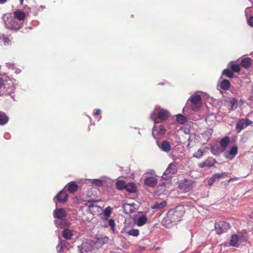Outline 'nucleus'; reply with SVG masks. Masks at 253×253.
<instances>
[{
  "instance_id": "obj_1",
  "label": "nucleus",
  "mask_w": 253,
  "mask_h": 253,
  "mask_svg": "<svg viewBox=\"0 0 253 253\" xmlns=\"http://www.w3.org/2000/svg\"><path fill=\"white\" fill-rule=\"evenodd\" d=\"M184 213V207L181 205L170 209L163 219L162 224L167 228H170L176 225L181 220Z\"/></svg>"
},
{
  "instance_id": "obj_2",
  "label": "nucleus",
  "mask_w": 253,
  "mask_h": 253,
  "mask_svg": "<svg viewBox=\"0 0 253 253\" xmlns=\"http://www.w3.org/2000/svg\"><path fill=\"white\" fill-rule=\"evenodd\" d=\"M5 27L13 32H17L23 26V22L19 21L13 17L10 13L4 14L2 17Z\"/></svg>"
},
{
  "instance_id": "obj_3",
  "label": "nucleus",
  "mask_w": 253,
  "mask_h": 253,
  "mask_svg": "<svg viewBox=\"0 0 253 253\" xmlns=\"http://www.w3.org/2000/svg\"><path fill=\"white\" fill-rule=\"evenodd\" d=\"M53 215L55 220L54 222L55 226L59 228H63L68 225L69 221L65 219L67 216V212L63 208H56L53 212Z\"/></svg>"
},
{
  "instance_id": "obj_4",
  "label": "nucleus",
  "mask_w": 253,
  "mask_h": 253,
  "mask_svg": "<svg viewBox=\"0 0 253 253\" xmlns=\"http://www.w3.org/2000/svg\"><path fill=\"white\" fill-rule=\"evenodd\" d=\"M155 117L156 115L155 113L151 114L150 118L153 120L154 123V126L152 128V134L153 137L157 140L164 136L166 133L167 129L164 126L160 124L159 121H157Z\"/></svg>"
},
{
  "instance_id": "obj_5",
  "label": "nucleus",
  "mask_w": 253,
  "mask_h": 253,
  "mask_svg": "<svg viewBox=\"0 0 253 253\" xmlns=\"http://www.w3.org/2000/svg\"><path fill=\"white\" fill-rule=\"evenodd\" d=\"M201 96L197 93H195L188 98L186 105H188L189 102H191L192 103L191 105V109L194 111H197L200 108L198 105L201 103Z\"/></svg>"
},
{
  "instance_id": "obj_6",
  "label": "nucleus",
  "mask_w": 253,
  "mask_h": 253,
  "mask_svg": "<svg viewBox=\"0 0 253 253\" xmlns=\"http://www.w3.org/2000/svg\"><path fill=\"white\" fill-rule=\"evenodd\" d=\"M177 169L176 165L172 162L169 164L168 167L163 173L162 178L164 179H169L171 178L173 175L177 172Z\"/></svg>"
},
{
  "instance_id": "obj_7",
  "label": "nucleus",
  "mask_w": 253,
  "mask_h": 253,
  "mask_svg": "<svg viewBox=\"0 0 253 253\" xmlns=\"http://www.w3.org/2000/svg\"><path fill=\"white\" fill-rule=\"evenodd\" d=\"M230 227V224L224 221H218L214 224V229L217 234H221L227 232Z\"/></svg>"
},
{
  "instance_id": "obj_8",
  "label": "nucleus",
  "mask_w": 253,
  "mask_h": 253,
  "mask_svg": "<svg viewBox=\"0 0 253 253\" xmlns=\"http://www.w3.org/2000/svg\"><path fill=\"white\" fill-rule=\"evenodd\" d=\"M68 198L69 195L67 193V191L63 188L54 197L53 201L57 205V202L62 204L67 202L68 200Z\"/></svg>"
},
{
  "instance_id": "obj_9",
  "label": "nucleus",
  "mask_w": 253,
  "mask_h": 253,
  "mask_svg": "<svg viewBox=\"0 0 253 253\" xmlns=\"http://www.w3.org/2000/svg\"><path fill=\"white\" fill-rule=\"evenodd\" d=\"M156 109H157L156 108ZM159 109V111L158 112H157L156 111H154L151 114L155 113V115H156V119H157V121H159V120L161 121H165L166 120L169 116V112L167 110L163 109L161 108H158Z\"/></svg>"
},
{
  "instance_id": "obj_10",
  "label": "nucleus",
  "mask_w": 253,
  "mask_h": 253,
  "mask_svg": "<svg viewBox=\"0 0 253 253\" xmlns=\"http://www.w3.org/2000/svg\"><path fill=\"white\" fill-rule=\"evenodd\" d=\"M15 88V85L12 81H10L9 82L6 81L3 90H1L0 92V95L4 94L10 95L12 93H14Z\"/></svg>"
},
{
  "instance_id": "obj_11",
  "label": "nucleus",
  "mask_w": 253,
  "mask_h": 253,
  "mask_svg": "<svg viewBox=\"0 0 253 253\" xmlns=\"http://www.w3.org/2000/svg\"><path fill=\"white\" fill-rule=\"evenodd\" d=\"M70 248L71 245L68 241L59 238V244L56 247V250L58 253H63L65 250H69Z\"/></svg>"
},
{
  "instance_id": "obj_12",
  "label": "nucleus",
  "mask_w": 253,
  "mask_h": 253,
  "mask_svg": "<svg viewBox=\"0 0 253 253\" xmlns=\"http://www.w3.org/2000/svg\"><path fill=\"white\" fill-rule=\"evenodd\" d=\"M179 187L185 192H189L192 188L191 181L185 179L183 181L179 183Z\"/></svg>"
},
{
  "instance_id": "obj_13",
  "label": "nucleus",
  "mask_w": 253,
  "mask_h": 253,
  "mask_svg": "<svg viewBox=\"0 0 253 253\" xmlns=\"http://www.w3.org/2000/svg\"><path fill=\"white\" fill-rule=\"evenodd\" d=\"M216 161L214 159L209 158L204 162H202L198 164V167L200 168H204L205 167H212L214 166Z\"/></svg>"
},
{
  "instance_id": "obj_14",
  "label": "nucleus",
  "mask_w": 253,
  "mask_h": 253,
  "mask_svg": "<svg viewBox=\"0 0 253 253\" xmlns=\"http://www.w3.org/2000/svg\"><path fill=\"white\" fill-rule=\"evenodd\" d=\"M157 144L158 147L164 152H169L171 149V145L168 141L164 140L162 142L161 144H160L157 141Z\"/></svg>"
},
{
  "instance_id": "obj_15",
  "label": "nucleus",
  "mask_w": 253,
  "mask_h": 253,
  "mask_svg": "<svg viewBox=\"0 0 253 253\" xmlns=\"http://www.w3.org/2000/svg\"><path fill=\"white\" fill-rule=\"evenodd\" d=\"M79 186L75 181H71L64 187V189H67L68 191L71 193H75L78 189Z\"/></svg>"
},
{
  "instance_id": "obj_16",
  "label": "nucleus",
  "mask_w": 253,
  "mask_h": 253,
  "mask_svg": "<svg viewBox=\"0 0 253 253\" xmlns=\"http://www.w3.org/2000/svg\"><path fill=\"white\" fill-rule=\"evenodd\" d=\"M144 183L147 186L154 187L157 183V179L153 176L147 177L144 180Z\"/></svg>"
},
{
  "instance_id": "obj_17",
  "label": "nucleus",
  "mask_w": 253,
  "mask_h": 253,
  "mask_svg": "<svg viewBox=\"0 0 253 253\" xmlns=\"http://www.w3.org/2000/svg\"><path fill=\"white\" fill-rule=\"evenodd\" d=\"M239 240V236L236 234H232L229 241V246L239 247V244L238 243Z\"/></svg>"
},
{
  "instance_id": "obj_18",
  "label": "nucleus",
  "mask_w": 253,
  "mask_h": 253,
  "mask_svg": "<svg viewBox=\"0 0 253 253\" xmlns=\"http://www.w3.org/2000/svg\"><path fill=\"white\" fill-rule=\"evenodd\" d=\"M147 221V218L144 214L139 216L135 219V222L138 226H142L144 225Z\"/></svg>"
},
{
  "instance_id": "obj_19",
  "label": "nucleus",
  "mask_w": 253,
  "mask_h": 253,
  "mask_svg": "<svg viewBox=\"0 0 253 253\" xmlns=\"http://www.w3.org/2000/svg\"><path fill=\"white\" fill-rule=\"evenodd\" d=\"M79 253H84L90 251L89 245L86 243H83L78 247Z\"/></svg>"
},
{
  "instance_id": "obj_20",
  "label": "nucleus",
  "mask_w": 253,
  "mask_h": 253,
  "mask_svg": "<svg viewBox=\"0 0 253 253\" xmlns=\"http://www.w3.org/2000/svg\"><path fill=\"white\" fill-rule=\"evenodd\" d=\"M130 193H133L136 191L137 188L136 185L133 182H128L126 183L125 189Z\"/></svg>"
},
{
  "instance_id": "obj_21",
  "label": "nucleus",
  "mask_w": 253,
  "mask_h": 253,
  "mask_svg": "<svg viewBox=\"0 0 253 253\" xmlns=\"http://www.w3.org/2000/svg\"><path fill=\"white\" fill-rule=\"evenodd\" d=\"M252 64V60L250 57H244L241 60V65L244 68L247 69L250 67Z\"/></svg>"
},
{
  "instance_id": "obj_22",
  "label": "nucleus",
  "mask_w": 253,
  "mask_h": 253,
  "mask_svg": "<svg viewBox=\"0 0 253 253\" xmlns=\"http://www.w3.org/2000/svg\"><path fill=\"white\" fill-rule=\"evenodd\" d=\"M13 13L14 16L13 17H15L16 19L19 21L23 20L26 17L25 13L20 10H16Z\"/></svg>"
},
{
  "instance_id": "obj_23",
  "label": "nucleus",
  "mask_w": 253,
  "mask_h": 253,
  "mask_svg": "<svg viewBox=\"0 0 253 253\" xmlns=\"http://www.w3.org/2000/svg\"><path fill=\"white\" fill-rule=\"evenodd\" d=\"M228 67H230L231 70L233 73L239 72L241 69L240 65L238 64H236L234 61L230 62L228 64Z\"/></svg>"
},
{
  "instance_id": "obj_24",
  "label": "nucleus",
  "mask_w": 253,
  "mask_h": 253,
  "mask_svg": "<svg viewBox=\"0 0 253 253\" xmlns=\"http://www.w3.org/2000/svg\"><path fill=\"white\" fill-rule=\"evenodd\" d=\"M230 86V82L227 79H223L220 83V87L223 90H228Z\"/></svg>"
},
{
  "instance_id": "obj_25",
  "label": "nucleus",
  "mask_w": 253,
  "mask_h": 253,
  "mask_svg": "<svg viewBox=\"0 0 253 253\" xmlns=\"http://www.w3.org/2000/svg\"><path fill=\"white\" fill-rule=\"evenodd\" d=\"M9 121V117L6 114L2 111H0V126H4Z\"/></svg>"
},
{
  "instance_id": "obj_26",
  "label": "nucleus",
  "mask_w": 253,
  "mask_h": 253,
  "mask_svg": "<svg viewBox=\"0 0 253 253\" xmlns=\"http://www.w3.org/2000/svg\"><path fill=\"white\" fill-rule=\"evenodd\" d=\"M230 142V138L228 136H224L220 141V145L222 147L223 151H224L227 148Z\"/></svg>"
},
{
  "instance_id": "obj_27",
  "label": "nucleus",
  "mask_w": 253,
  "mask_h": 253,
  "mask_svg": "<svg viewBox=\"0 0 253 253\" xmlns=\"http://www.w3.org/2000/svg\"><path fill=\"white\" fill-rule=\"evenodd\" d=\"M88 203L89 204L88 206V212L94 215V213L96 212L95 210H97L98 206H96L94 202H92L90 201H88Z\"/></svg>"
},
{
  "instance_id": "obj_28",
  "label": "nucleus",
  "mask_w": 253,
  "mask_h": 253,
  "mask_svg": "<svg viewBox=\"0 0 253 253\" xmlns=\"http://www.w3.org/2000/svg\"><path fill=\"white\" fill-rule=\"evenodd\" d=\"M229 105L230 106V110L231 111L235 110L238 107L237 100L235 98H232L228 101Z\"/></svg>"
},
{
  "instance_id": "obj_29",
  "label": "nucleus",
  "mask_w": 253,
  "mask_h": 253,
  "mask_svg": "<svg viewBox=\"0 0 253 253\" xmlns=\"http://www.w3.org/2000/svg\"><path fill=\"white\" fill-rule=\"evenodd\" d=\"M167 202L163 201L160 202H155V204L152 206L153 209H162L167 205Z\"/></svg>"
},
{
  "instance_id": "obj_30",
  "label": "nucleus",
  "mask_w": 253,
  "mask_h": 253,
  "mask_svg": "<svg viewBox=\"0 0 253 253\" xmlns=\"http://www.w3.org/2000/svg\"><path fill=\"white\" fill-rule=\"evenodd\" d=\"M62 236L67 240L71 239L73 236L72 231L67 228L64 229L62 231Z\"/></svg>"
},
{
  "instance_id": "obj_31",
  "label": "nucleus",
  "mask_w": 253,
  "mask_h": 253,
  "mask_svg": "<svg viewBox=\"0 0 253 253\" xmlns=\"http://www.w3.org/2000/svg\"><path fill=\"white\" fill-rule=\"evenodd\" d=\"M126 183L122 180H118L116 182V187L119 190H125Z\"/></svg>"
},
{
  "instance_id": "obj_32",
  "label": "nucleus",
  "mask_w": 253,
  "mask_h": 253,
  "mask_svg": "<svg viewBox=\"0 0 253 253\" xmlns=\"http://www.w3.org/2000/svg\"><path fill=\"white\" fill-rule=\"evenodd\" d=\"M111 213L112 208L110 207L106 208L103 211V214L104 215L103 219L105 220H108L109 217L110 216Z\"/></svg>"
},
{
  "instance_id": "obj_33",
  "label": "nucleus",
  "mask_w": 253,
  "mask_h": 253,
  "mask_svg": "<svg viewBox=\"0 0 253 253\" xmlns=\"http://www.w3.org/2000/svg\"><path fill=\"white\" fill-rule=\"evenodd\" d=\"M238 152V148L237 146H233L231 147L230 150H229L228 152V154L230 156H231V157H228L226 156V157L228 158L230 160H232V159L234 158V157L236 155Z\"/></svg>"
},
{
  "instance_id": "obj_34",
  "label": "nucleus",
  "mask_w": 253,
  "mask_h": 253,
  "mask_svg": "<svg viewBox=\"0 0 253 253\" xmlns=\"http://www.w3.org/2000/svg\"><path fill=\"white\" fill-rule=\"evenodd\" d=\"M211 153L215 156H218L223 151L218 146H212L211 147Z\"/></svg>"
},
{
  "instance_id": "obj_35",
  "label": "nucleus",
  "mask_w": 253,
  "mask_h": 253,
  "mask_svg": "<svg viewBox=\"0 0 253 253\" xmlns=\"http://www.w3.org/2000/svg\"><path fill=\"white\" fill-rule=\"evenodd\" d=\"M176 116L177 122L180 124H184L187 121V118L180 114H177Z\"/></svg>"
},
{
  "instance_id": "obj_36",
  "label": "nucleus",
  "mask_w": 253,
  "mask_h": 253,
  "mask_svg": "<svg viewBox=\"0 0 253 253\" xmlns=\"http://www.w3.org/2000/svg\"><path fill=\"white\" fill-rule=\"evenodd\" d=\"M222 76H225L229 78H232L234 76V73L231 71V70L228 69H225L222 72L221 76L220 77L221 78Z\"/></svg>"
},
{
  "instance_id": "obj_37",
  "label": "nucleus",
  "mask_w": 253,
  "mask_h": 253,
  "mask_svg": "<svg viewBox=\"0 0 253 253\" xmlns=\"http://www.w3.org/2000/svg\"><path fill=\"white\" fill-rule=\"evenodd\" d=\"M245 121L244 119H241L236 124V128L239 129V131L242 130L246 127V124H245Z\"/></svg>"
},
{
  "instance_id": "obj_38",
  "label": "nucleus",
  "mask_w": 253,
  "mask_h": 253,
  "mask_svg": "<svg viewBox=\"0 0 253 253\" xmlns=\"http://www.w3.org/2000/svg\"><path fill=\"white\" fill-rule=\"evenodd\" d=\"M213 130L212 129H208L206 131H204L202 133V136L207 140L209 139L212 135Z\"/></svg>"
},
{
  "instance_id": "obj_39",
  "label": "nucleus",
  "mask_w": 253,
  "mask_h": 253,
  "mask_svg": "<svg viewBox=\"0 0 253 253\" xmlns=\"http://www.w3.org/2000/svg\"><path fill=\"white\" fill-rule=\"evenodd\" d=\"M0 40L3 42V44L5 46L10 44L11 42L9 39L4 35L0 36Z\"/></svg>"
},
{
  "instance_id": "obj_40",
  "label": "nucleus",
  "mask_w": 253,
  "mask_h": 253,
  "mask_svg": "<svg viewBox=\"0 0 253 253\" xmlns=\"http://www.w3.org/2000/svg\"><path fill=\"white\" fill-rule=\"evenodd\" d=\"M91 181V183L97 187H101L103 185V182L102 180L100 179H89Z\"/></svg>"
},
{
  "instance_id": "obj_41",
  "label": "nucleus",
  "mask_w": 253,
  "mask_h": 253,
  "mask_svg": "<svg viewBox=\"0 0 253 253\" xmlns=\"http://www.w3.org/2000/svg\"><path fill=\"white\" fill-rule=\"evenodd\" d=\"M127 233L130 236H132L133 237H137L139 234V230L137 229H131L129 230H128L127 232Z\"/></svg>"
},
{
  "instance_id": "obj_42",
  "label": "nucleus",
  "mask_w": 253,
  "mask_h": 253,
  "mask_svg": "<svg viewBox=\"0 0 253 253\" xmlns=\"http://www.w3.org/2000/svg\"><path fill=\"white\" fill-rule=\"evenodd\" d=\"M108 241L109 238L107 236L99 238L97 239V243L101 245H104L107 243Z\"/></svg>"
},
{
  "instance_id": "obj_43",
  "label": "nucleus",
  "mask_w": 253,
  "mask_h": 253,
  "mask_svg": "<svg viewBox=\"0 0 253 253\" xmlns=\"http://www.w3.org/2000/svg\"><path fill=\"white\" fill-rule=\"evenodd\" d=\"M204 155L203 151L199 149L197 151H196L194 154L193 157L198 159L201 158Z\"/></svg>"
},
{
  "instance_id": "obj_44",
  "label": "nucleus",
  "mask_w": 253,
  "mask_h": 253,
  "mask_svg": "<svg viewBox=\"0 0 253 253\" xmlns=\"http://www.w3.org/2000/svg\"><path fill=\"white\" fill-rule=\"evenodd\" d=\"M124 210L126 211V212H127L126 211L128 210L130 212H132L133 211L131 209V205L130 204H125L123 206Z\"/></svg>"
},
{
  "instance_id": "obj_45",
  "label": "nucleus",
  "mask_w": 253,
  "mask_h": 253,
  "mask_svg": "<svg viewBox=\"0 0 253 253\" xmlns=\"http://www.w3.org/2000/svg\"><path fill=\"white\" fill-rule=\"evenodd\" d=\"M108 221V224L109 226L111 227L112 229H114L115 226V220L113 219H109L107 220Z\"/></svg>"
},
{
  "instance_id": "obj_46",
  "label": "nucleus",
  "mask_w": 253,
  "mask_h": 253,
  "mask_svg": "<svg viewBox=\"0 0 253 253\" xmlns=\"http://www.w3.org/2000/svg\"><path fill=\"white\" fill-rule=\"evenodd\" d=\"M247 22L250 27H253V16H251L250 17L247 18Z\"/></svg>"
},
{
  "instance_id": "obj_47",
  "label": "nucleus",
  "mask_w": 253,
  "mask_h": 253,
  "mask_svg": "<svg viewBox=\"0 0 253 253\" xmlns=\"http://www.w3.org/2000/svg\"><path fill=\"white\" fill-rule=\"evenodd\" d=\"M215 181L216 179L213 175L208 180V184L209 185H212L215 182Z\"/></svg>"
},
{
  "instance_id": "obj_48",
  "label": "nucleus",
  "mask_w": 253,
  "mask_h": 253,
  "mask_svg": "<svg viewBox=\"0 0 253 253\" xmlns=\"http://www.w3.org/2000/svg\"><path fill=\"white\" fill-rule=\"evenodd\" d=\"M224 175H225V173H215L214 174H213V176L215 177V179H219L220 178H221L222 176H224Z\"/></svg>"
},
{
  "instance_id": "obj_49",
  "label": "nucleus",
  "mask_w": 253,
  "mask_h": 253,
  "mask_svg": "<svg viewBox=\"0 0 253 253\" xmlns=\"http://www.w3.org/2000/svg\"><path fill=\"white\" fill-rule=\"evenodd\" d=\"M6 83V81H3V79L0 78V89H1L2 90H3L4 88V86L5 84Z\"/></svg>"
},
{
  "instance_id": "obj_50",
  "label": "nucleus",
  "mask_w": 253,
  "mask_h": 253,
  "mask_svg": "<svg viewBox=\"0 0 253 253\" xmlns=\"http://www.w3.org/2000/svg\"><path fill=\"white\" fill-rule=\"evenodd\" d=\"M101 112V111L100 109H96L94 110V113L93 114V116L94 117H96L97 116H98V115H99L100 114Z\"/></svg>"
},
{
  "instance_id": "obj_51",
  "label": "nucleus",
  "mask_w": 253,
  "mask_h": 253,
  "mask_svg": "<svg viewBox=\"0 0 253 253\" xmlns=\"http://www.w3.org/2000/svg\"><path fill=\"white\" fill-rule=\"evenodd\" d=\"M6 66L9 69H14V64L12 63H6Z\"/></svg>"
},
{
  "instance_id": "obj_52",
  "label": "nucleus",
  "mask_w": 253,
  "mask_h": 253,
  "mask_svg": "<svg viewBox=\"0 0 253 253\" xmlns=\"http://www.w3.org/2000/svg\"><path fill=\"white\" fill-rule=\"evenodd\" d=\"M244 120L245 121V124H246V127L249 125H250L252 123V122L250 120H249V119H244Z\"/></svg>"
},
{
  "instance_id": "obj_53",
  "label": "nucleus",
  "mask_w": 253,
  "mask_h": 253,
  "mask_svg": "<svg viewBox=\"0 0 253 253\" xmlns=\"http://www.w3.org/2000/svg\"><path fill=\"white\" fill-rule=\"evenodd\" d=\"M7 1V0H0V4H4Z\"/></svg>"
},
{
  "instance_id": "obj_54",
  "label": "nucleus",
  "mask_w": 253,
  "mask_h": 253,
  "mask_svg": "<svg viewBox=\"0 0 253 253\" xmlns=\"http://www.w3.org/2000/svg\"><path fill=\"white\" fill-rule=\"evenodd\" d=\"M21 72V70L19 69H16L15 71V73L16 74H19Z\"/></svg>"
},
{
  "instance_id": "obj_55",
  "label": "nucleus",
  "mask_w": 253,
  "mask_h": 253,
  "mask_svg": "<svg viewBox=\"0 0 253 253\" xmlns=\"http://www.w3.org/2000/svg\"><path fill=\"white\" fill-rule=\"evenodd\" d=\"M249 9V7H247L245 11L246 16H247V10Z\"/></svg>"
},
{
  "instance_id": "obj_56",
  "label": "nucleus",
  "mask_w": 253,
  "mask_h": 253,
  "mask_svg": "<svg viewBox=\"0 0 253 253\" xmlns=\"http://www.w3.org/2000/svg\"><path fill=\"white\" fill-rule=\"evenodd\" d=\"M20 3L21 5L23 4L24 0H19Z\"/></svg>"
},
{
  "instance_id": "obj_57",
  "label": "nucleus",
  "mask_w": 253,
  "mask_h": 253,
  "mask_svg": "<svg viewBox=\"0 0 253 253\" xmlns=\"http://www.w3.org/2000/svg\"><path fill=\"white\" fill-rule=\"evenodd\" d=\"M101 119V116H100L97 120L98 121H99V120H100Z\"/></svg>"
},
{
  "instance_id": "obj_58",
  "label": "nucleus",
  "mask_w": 253,
  "mask_h": 253,
  "mask_svg": "<svg viewBox=\"0 0 253 253\" xmlns=\"http://www.w3.org/2000/svg\"><path fill=\"white\" fill-rule=\"evenodd\" d=\"M138 134L139 135H140V136L141 135V132H140V131H138Z\"/></svg>"
},
{
  "instance_id": "obj_59",
  "label": "nucleus",
  "mask_w": 253,
  "mask_h": 253,
  "mask_svg": "<svg viewBox=\"0 0 253 253\" xmlns=\"http://www.w3.org/2000/svg\"><path fill=\"white\" fill-rule=\"evenodd\" d=\"M26 8H27L28 9H30V8L29 7H28L27 6H26Z\"/></svg>"
},
{
  "instance_id": "obj_60",
  "label": "nucleus",
  "mask_w": 253,
  "mask_h": 253,
  "mask_svg": "<svg viewBox=\"0 0 253 253\" xmlns=\"http://www.w3.org/2000/svg\"><path fill=\"white\" fill-rule=\"evenodd\" d=\"M26 8H27L28 9H30V8L29 7H28L27 6H26Z\"/></svg>"
},
{
  "instance_id": "obj_61",
  "label": "nucleus",
  "mask_w": 253,
  "mask_h": 253,
  "mask_svg": "<svg viewBox=\"0 0 253 253\" xmlns=\"http://www.w3.org/2000/svg\"><path fill=\"white\" fill-rule=\"evenodd\" d=\"M251 55L253 56V52L251 53Z\"/></svg>"
},
{
  "instance_id": "obj_62",
  "label": "nucleus",
  "mask_w": 253,
  "mask_h": 253,
  "mask_svg": "<svg viewBox=\"0 0 253 253\" xmlns=\"http://www.w3.org/2000/svg\"><path fill=\"white\" fill-rule=\"evenodd\" d=\"M185 133H188V132H187V131H185Z\"/></svg>"
},
{
  "instance_id": "obj_63",
  "label": "nucleus",
  "mask_w": 253,
  "mask_h": 253,
  "mask_svg": "<svg viewBox=\"0 0 253 253\" xmlns=\"http://www.w3.org/2000/svg\"><path fill=\"white\" fill-rule=\"evenodd\" d=\"M11 97H12V98H14V96H11Z\"/></svg>"
},
{
  "instance_id": "obj_64",
  "label": "nucleus",
  "mask_w": 253,
  "mask_h": 253,
  "mask_svg": "<svg viewBox=\"0 0 253 253\" xmlns=\"http://www.w3.org/2000/svg\"><path fill=\"white\" fill-rule=\"evenodd\" d=\"M187 147H189V144H188Z\"/></svg>"
}]
</instances>
